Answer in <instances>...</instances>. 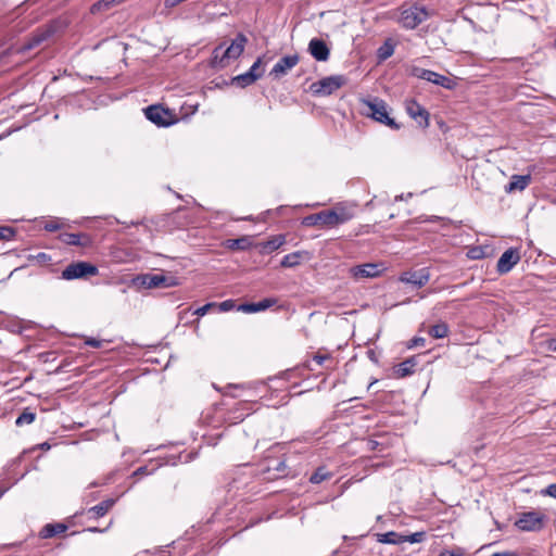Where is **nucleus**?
Returning a JSON list of instances; mask_svg holds the SVG:
<instances>
[{
	"label": "nucleus",
	"mask_w": 556,
	"mask_h": 556,
	"mask_svg": "<svg viewBox=\"0 0 556 556\" xmlns=\"http://www.w3.org/2000/svg\"><path fill=\"white\" fill-rule=\"evenodd\" d=\"M354 216L355 205L338 203L330 210H324L305 216L302 219V225L306 227L334 228L353 219Z\"/></svg>",
	"instance_id": "nucleus-1"
},
{
	"label": "nucleus",
	"mask_w": 556,
	"mask_h": 556,
	"mask_svg": "<svg viewBox=\"0 0 556 556\" xmlns=\"http://www.w3.org/2000/svg\"><path fill=\"white\" fill-rule=\"evenodd\" d=\"M290 472V468L287 466L285 457L267 456L258 466V475L266 481H274L288 477Z\"/></svg>",
	"instance_id": "nucleus-2"
},
{
	"label": "nucleus",
	"mask_w": 556,
	"mask_h": 556,
	"mask_svg": "<svg viewBox=\"0 0 556 556\" xmlns=\"http://www.w3.org/2000/svg\"><path fill=\"white\" fill-rule=\"evenodd\" d=\"M363 103L366 106V111L364 112L366 116L371 117L376 122H379L383 125H387L391 129H400V125L394 121V118L390 117L388 105L383 100L374 98L364 100Z\"/></svg>",
	"instance_id": "nucleus-3"
},
{
	"label": "nucleus",
	"mask_w": 556,
	"mask_h": 556,
	"mask_svg": "<svg viewBox=\"0 0 556 556\" xmlns=\"http://www.w3.org/2000/svg\"><path fill=\"white\" fill-rule=\"evenodd\" d=\"M429 17V12L424 5L417 3L401 9V16L397 22L405 29H415Z\"/></svg>",
	"instance_id": "nucleus-4"
},
{
	"label": "nucleus",
	"mask_w": 556,
	"mask_h": 556,
	"mask_svg": "<svg viewBox=\"0 0 556 556\" xmlns=\"http://www.w3.org/2000/svg\"><path fill=\"white\" fill-rule=\"evenodd\" d=\"M98 267L88 262H73L67 265L62 271V279L64 280H74V279H83L90 276L98 275Z\"/></svg>",
	"instance_id": "nucleus-5"
},
{
	"label": "nucleus",
	"mask_w": 556,
	"mask_h": 556,
	"mask_svg": "<svg viewBox=\"0 0 556 556\" xmlns=\"http://www.w3.org/2000/svg\"><path fill=\"white\" fill-rule=\"evenodd\" d=\"M377 542L383 544L401 545L403 543H420L426 539L425 531H418L409 535H404L394 531L376 534Z\"/></svg>",
	"instance_id": "nucleus-6"
},
{
	"label": "nucleus",
	"mask_w": 556,
	"mask_h": 556,
	"mask_svg": "<svg viewBox=\"0 0 556 556\" xmlns=\"http://www.w3.org/2000/svg\"><path fill=\"white\" fill-rule=\"evenodd\" d=\"M345 83V77L342 75H333L325 77L311 85V90L317 96H330L336 90L341 88Z\"/></svg>",
	"instance_id": "nucleus-7"
},
{
	"label": "nucleus",
	"mask_w": 556,
	"mask_h": 556,
	"mask_svg": "<svg viewBox=\"0 0 556 556\" xmlns=\"http://www.w3.org/2000/svg\"><path fill=\"white\" fill-rule=\"evenodd\" d=\"M139 279L147 289L170 288L179 285L177 277L165 274H146L139 277Z\"/></svg>",
	"instance_id": "nucleus-8"
},
{
	"label": "nucleus",
	"mask_w": 556,
	"mask_h": 556,
	"mask_svg": "<svg viewBox=\"0 0 556 556\" xmlns=\"http://www.w3.org/2000/svg\"><path fill=\"white\" fill-rule=\"evenodd\" d=\"M545 516L539 511L522 513L515 521V526L521 531H540L544 527Z\"/></svg>",
	"instance_id": "nucleus-9"
},
{
	"label": "nucleus",
	"mask_w": 556,
	"mask_h": 556,
	"mask_svg": "<svg viewBox=\"0 0 556 556\" xmlns=\"http://www.w3.org/2000/svg\"><path fill=\"white\" fill-rule=\"evenodd\" d=\"M520 261L519 250L516 248L507 249L498 258L496 270L500 275L509 273Z\"/></svg>",
	"instance_id": "nucleus-10"
},
{
	"label": "nucleus",
	"mask_w": 556,
	"mask_h": 556,
	"mask_svg": "<svg viewBox=\"0 0 556 556\" xmlns=\"http://www.w3.org/2000/svg\"><path fill=\"white\" fill-rule=\"evenodd\" d=\"M299 55L292 54V55H286L281 58L271 68L269 75L274 79H280L285 75L288 74L290 70H292L298 63H299Z\"/></svg>",
	"instance_id": "nucleus-11"
},
{
	"label": "nucleus",
	"mask_w": 556,
	"mask_h": 556,
	"mask_svg": "<svg viewBox=\"0 0 556 556\" xmlns=\"http://www.w3.org/2000/svg\"><path fill=\"white\" fill-rule=\"evenodd\" d=\"M406 112L421 128L429 126V112L415 100L407 101Z\"/></svg>",
	"instance_id": "nucleus-12"
},
{
	"label": "nucleus",
	"mask_w": 556,
	"mask_h": 556,
	"mask_svg": "<svg viewBox=\"0 0 556 556\" xmlns=\"http://www.w3.org/2000/svg\"><path fill=\"white\" fill-rule=\"evenodd\" d=\"M430 274L428 268H421L413 271H405L400 276V281L421 288L428 283Z\"/></svg>",
	"instance_id": "nucleus-13"
},
{
	"label": "nucleus",
	"mask_w": 556,
	"mask_h": 556,
	"mask_svg": "<svg viewBox=\"0 0 556 556\" xmlns=\"http://www.w3.org/2000/svg\"><path fill=\"white\" fill-rule=\"evenodd\" d=\"M146 117L157 126H168L172 122L167 118L168 110L161 105H150L144 110Z\"/></svg>",
	"instance_id": "nucleus-14"
},
{
	"label": "nucleus",
	"mask_w": 556,
	"mask_h": 556,
	"mask_svg": "<svg viewBox=\"0 0 556 556\" xmlns=\"http://www.w3.org/2000/svg\"><path fill=\"white\" fill-rule=\"evenodd\" d=\"M381 265L377 263H366L354 266L350 269L351 275L355 279L375 278L378 277L381 274Z\"/></svg>",
	"instance_id": "nucleus-15"
},
{
	"label": "nucleus",
	"mask_w": 556,
	"mask_h": 556,
	"mask_svg": "<svg viewBox=\"0 0 556 556\" xmlns=\"http://www.w3.org/2000/svg\"><path fill=\"white\" fill-rule=\"evenodd\" d=\"M308 52L311 55L319 62H325L329 59L330 50L327 43L319 38L311 39L308 43Z\"/></svg>",
	"instance_id": "nucleus-16"
},
{
	"label": "nucleus",
	"mask_w": 556,
	"mask_h": 556,
	"mask_svg": "<svg viewBox=\"0 0 556 556\" xmlns=\"http://www.w3.org/2000/svg\"><path fill=\"white\" fill-rule=\"evenodd\" d=\"M247 41L248 39L243 34H238L231 45L224 49V56H226L228 63L242 54Z\"/></svg>",
	"instance_id": "nucleus-17"
},
{
	"label": "nucleus",
	"mask_w": 556,
	"mask_h": 556,
	"mask_svg": "<svg viewBox=\"0 0 556 556\" xmlns=\"http://www.w3.org/2000/svg\"><path fill=\"white\" fill-rule=\"evenodd\" d=\"M531 182L530 175H513L509 184L505 187L506 192L522 191Z\"/></svg>",
	"instance_id": "nucleus-18"
},
{
	"label": "nucleus",
	"mask_w": 556,
	"mask_h": 556,
	"mask_svg": "<svg viewBox=\"0 0 556 556\" xmlns=\"http://www.w3.org/2000/svg\"><path fill=\"white\" fill-rule=\"evenodd\" d=\"M224 247L232 251H245L252 247V240L250 236H242L237 239H227L224 242Z\"/></svg>",
	"instance_id": "nucleus-19"
},
{
	"label": "nucleus",
	"mask_w": 556,
	"mask_h": 556,
	"mask_svg": "<svg viewBox=\"0 0 556 556\" xmlns=\"http://www.w3.org/2000/svg\"><path fill=\"white\" fill-rule=\"evenodd\" d=\"M417 365L416 358L409 357L404 362L400 363L394 367V375L396 378H405L414 374L415 367Z\"/></svg>",
	"instance_id": "nucleus-20"
},
{
	"label": "nucleus",
	"mask_w": 556,
	"mask_h": 556,
	"mask_svg": "<svg viewBox=\"0 0 556 556\" xmlns=\"http://www.w3.org/2000/svg\"><path fill=\"white\" fill-rule=\"evenodd\" d=\"M114 504L115 500L113 498L102 501L98 505L90 507L87 511V515L89 516V518L93 519L103 517L114 506Z\"/></svg>",
	"instance_id": "nucleus-21"
},
{
	"label": "nucleus",
	"mask_w": 556,
	"mask_h": 556,
	"mask_svg": "<svg viewBox=\"0 0 556 556\" xmlns=\"http://www.w3.org/2000/svg\"><path fill=\"white\" fill-rule=\"evenodd\" d=\"M426 81L432 83L437 86H441L445 89H453L455 86V83L450 77L433 71H429L426 77Z\"/></svg>",
	"instance_id": "nucleus-22"
},
{
	"label": "nucleus",
	"mask_w": 556,
	"mask_h": 556,
	"mask_svg": "<svg viewBox=\"0 0 556 556\" xmlns=\"http://www.w3.org/2000/svg\"><path fill=\"white\" fill-rule=\"evenodd\" d=\"M51 35L50 30H40L36 31L29 37L27 42L23 46L24 51H29L36 47H38L40 43H42L45 40H47Z\"/></svg>",
	"instance_id": "nucleus-23"
},
{
	"label": "nucleus",
	"mask_w": 556,
	"mask_h": 556,
	"mask_svg": "<svg viewBox=\"0 0 556 556\" xmlns=\"http://www.w3.org/2000/svg\"><path fill=\"white\" fill-rule=\"evenodd\" d=\"M62 242L68 244V245H85L88 241V236L85 233H72V232H64L60 236Z\"/></svg>",
	"instance_id": "nucleus-24"
},
{
	"label": "nucleus",
	"mask_w": 556,
	"mask_h": 556,
	"mask_svg": "<svg viewBox=\"0 0 556 556\" xmlns=\"http://www.w3.org/2000/svg\"><path fill=\"white\" fill-rule=\"evenodd\" d=\"M67 530V526L64 523H48L46 525L41 531L40 535L43 539L53 538L58 534H61Z\"/></svg>",
	"instance_id": "nucleus-25"
},
{
	"label": "nucleus",
	"mask_w": 556,
	"mask_h": 556,
	"mask_svg": "<svg viewBox=\"0 0 556 556\" xmlns=\"http://www.w3.org/2000/svg\"><path fill=\"white\" fill-rule=\"evenodd\" d=\"M286 242V238L282 235L273 237L271 239L261 243V251L263 253H270L279 249Z\"/></svg>",
	"instance_id": "nucleus-26"
},
{
	"label": "nucleus",
	"mask_w": 556,
	"mask_h": 556,
	"mask_svg": "<svg viewBox=\"0 0 556 556\" xmlns=\"http://www.w3.org/2000/svg\"><path fill=\"white\" fill-rule=\"evenodd\" d=\"M395 50V43L392 39H387L377 50V58L380 62L391 58Z\"/></svg>",
	"instance_id": "nucleus-27"
},
{
	"label": "nucleus",
	"mask_w": 556,
	"mask_h": 556,
	"mask_svg": "<svg viewBox=\"0 0 556 556\" xmlns=\"http://www.w3.org/2000/svg\"><path fill=\"white\" fill-rule=\"evenodd\" d=\"M212 67L217 68H224L228 66V62L226 56H224V46L219 45L217 46L212 53V60H211Z\"/></svg>",
	"instance_id": "nucleus-28"
},
{
	"label": "nucleus",
	"mask_w": 556,
	"mask_h": 556,
	"mask_svg": "<svg viewBox=\"0 0 556 556\" xmlns=\"http://www.w3.org/2000/svg\"><path fill=\"white\" fill-rule=\"evenodd\" d=\"M257 80V75L250 74L249 72H245L243 74H240L232 78V84L245 88L248 86H251Z\"/></svg>",
	"instance_id": "nucleus-29"
},
{
	"label": "nucleus",
	"mask_w": 556,
	"mask_h": 556,
	"mask_svg": "<svg viewBox=\"0 0 556 556\" xmlns=\"http://www.w3.org/2000/svg\"><path fill=\"white\" fill-rule=\"evenodd\" d=\"M428 333L434 339H443L448 334V326L446 323L441 321L431 326L428 330Z\"/></svg>",
	"instance_id": "nucleus-30"
},
{
	"label": "nucleus",
	"mask_w": 556,
	"mask_h": 556,
	"mask_svg": "<svg viewBox=\"0 0 556 556\" xmlns=\"http://www.w3.org/2000/svg\"><path fill=\"white\" fill-rule=\"evenodd\" d=\"M300 258H301V253L293 252V253L285 255L283 258L281 260L280 264L282 267L291 268V267L299 265Z\"/></svg>",
	"instance_id": "nucleus-31"
},
{
	"label": "nucleus",
	"mask_w": 556,
	"mask_h": 556,
	"mask_svg": "<svg viewBox=\"0 0 556 556\" xmlns=\"http://www.w3.org/2000/svg\"><path fill=\"white\" fill-rule=\"evenodd\" d=\"M36 414L26 409L16 418L15 425L18 427L29 425L34 422Z\"/></svg>",
	"instance_id": "nucleus-32"
},
{
	"label": "nucleus",
	"mask_w": 556,
	"mask_h": 556,
	"mask_svg": "<svg viewBox=\"0 0 556 556\" xmlns=\"http://www.w3.org/2000/svg\"><path fill=\"white\" fill-rule=\"evenodd\" d=\"M467 256L471 260H481L485 256V248L481 245L471 247L467 252Z\"/></svg>",
	"instance_id": "nucleus-33"
},
{
	"label": "nucleus",
	"mask_w": 556,
	"mask_h": 556,
	"mask_svg": "<svg viewBox=\"0 0 556 556\" xmlns=\"http://www.w3.org/2000/svg\"><path fill=\"white\" fill-rule=\"evenodd\" d=\"M248 72L257 75V79H260L264 74L263 58L258 56Z\"/></svg>",
	"instance_id": "nucleus-34"
},
{
	"label": "nucleus",
	"mask_w": 556,
	"mask_h": 556,
	"mask_svg": "<svg viewBox=\"0 0 556 556\" xmlns=\"http://www.w3.org/2000/svg\"><path fill=\"white\" fill-rule=\"evenodd\" d=\"M329 478V473L324 468H318L309 478L314 484H318Z\"/></svg>",
	"instance_id": "nucleus-35"
},
{
	"label": "nucleus",
	"mask_w": 556,
	"mask_h": 556,
	"mask_svg": "<svg viewBox=\"0 0 556 556\" xmlns=\"http://www.w3.org/2000/svg\"><path fill=\"white\" fill-rule=\"evenodd\" d=\"M276 303H277V299H275V298L263 299L262 301L255 303L256 312L265 311V309L271 307L273 305H275Z\"/></svg>",
	"instance_id": "nucleus-36"
},
{
	"label": "nucleus",
	"mask_w": 556,
	"mask_h": 556,
	"mask_svg": "<svg viewBox=\"0 0 556 556\" xmlns=\"http://www.w3.org/2000/svg\"><path fill=\"white\" fill-rule=\"evenodd\" d=\"M14 236V228L9 226H0V240H11Z\"/></svg>",
	"instance_id": "nucleus-37"
},
{
	"label": "nucleus",
	"mask_w": 556,
	"mask_h": 556,
	"mask_svg": "<svg viewBox=\"0 0 556 556\" xmlns=\"http://www.w3.org/2000/svg\"><path fill=\"white\" fill-rule=\"evenodd\" d=\"M429 71L430 70H426V68L418 67V66H413L410 68V75L416 78L426 80V77H427V74L429 73Z\"/></svg>",
	"instance_id": "nucleus-38"
},
{
	"label": "nucleus",
	"mask_w": 556,
	"mask_h": 556,
	"mask_svg": "<svg viewBox=\"0 0 556 556\" xmlns=\"http://www.w3.org/2000/svg\"><path fill=\"white\" fill-rule=\"evenodd\" d=\"M312 361L319 366H324L326 362L331 361V355L329 353L321 354L318 352L313 356Z\"/></svg>",
	"instance_id": "nucleus-39"
},
{
	"label": "nucleus",
	"mask_w": 556,
	"mask_h": 556,
	"mask_svg": "<svg viewBox=\"0 0 556 556\" xmlns=\"http://www.w3.org/2000/svg\"><path fill=\"white\" fill-rule=\"evenodd\" d=\"M543 496H551L556 498V483H552L540 491Z\"/></svg>",
	"instance_id": "nucleus-40"
},
{
	"label": "nucleus",
	"mask_w": 556,
	"mask_h": 556,
	"mask_svg": "<svg viewBox=\"0 0 556 556\" xmlns=\"http://www.w3.org/2000/svg\"><path fill=\"white\" fill-rule=\"evenodd\" d=\"M235 306H236L235 301L226 300L218 304V309L220 312H229V311L233 309Z\"/></svg>",
	"instance_id": "nucleus-41"
},
{
	"label": "nucleus",
	"mask_w": 556,
	"mask_h": 556,
	"mask_svg": "<svg viewBox=\"0 0 556 556\" xmlns=\"http://www.w3.org/2000/svg\"><path fill=\"white\" fill-rule=\"evenodd\" d=\"M238 311L243 313H256V306L255 303H244L239 305Z\"/></svg>",
	"instance_id": "nucleus-42"
},
{
	"label": "nucleus",
	"mask_w": 556,
	"mask_h": 556,
	"mask_svg": "<svg viewBox=\"0 0 556 556\" xmlns=\"http://www.w3.org/2000/svg\"><path fill=\"white\" fill-rule=\"evenodd\" d=\"M215 303H207L194 311V314L198 316H204L212 307H215Z\"/></svg>",
	"instance_id": "nucleus-43"
},
{
	"label": "nucleus",
	"mask_w": 556,
	"mask_h": 556,
	"mask_svg": "<svg viewBox=\"0 0 556 556\" xmlns=\"http://www.w3.org/2000/svg\"><path fill=\"white\" fill-rule=\"evenodd\" d=\"M60 228H61V225H60V223H59V220H58V219L50 220L49 223H47V224L45 225V229H46L47 231H50V232L56 231V230H59Z\"/></svg>",
	"instance_id": "nucleus-44"
},
{
	"label": "nucleus",
	"mask_w": 556,
	"mask_h": 556,
	"mask_svg": "<svg viewBox=\"0 0 556 556\" xmlns=\"http://www.w3.org/2000/svg\"><path fill=\"white\" fill-rule=\"evenodd\" d=\"M88 346L99 349L103 346L104 341L96 338H88L85 342Z\"/></svg>",
	"instance_id": "nucleus-45"
},
{
	"label": "nucleus",
	"mask_w": 556,
	"mask_h": 556,
	"mask_svg": "<svg viewBox=\"0 0 556 556\" xmlns=\"http://www.w3.org/2000/svg\"><path fill=\"white\" fill-rule=\"evenodd\" d=\"M426 344V339L422 338V337H415L410 340L409 344H408V348L412 349V348H415V346H425Z\"/></svg>",
	"instance_id": "nucleus-46"
},
{
	"label": "nucleus",
	"mask_w": 556,
	"mask_h": 556,
	"mask_svg": "<svg viewBox=\"0 0 556 556\" xmlns=\"http://www.w3.org/2000/svg\"><path fill=\"white\" fill-rule=\"evenodd\" d=\"M544 344L547 351L556 352V338L546 340Z\"/></svg>",
	"instance_id": "nucleus-47"
},
{
	"label": "nucleus",
	"mask_w": 556,
	"mask_h": 556,
	"mask_svg": "<svg viewBox=\"0 0 556 556\" xmlns=\"http://www.w3.org/2000/svg\"><path fill=\"white\" fill-rule=\"evenodd\" d=\"M441 556H464L460 552H444L441 554Z\"/></svg>",
	"instance_id": "nucleus-48"
},
{
	"label": "nucleus",
	"mask_w": 556,
	"mask_h": 556,
	"mask_svg": "<svg viewBox=\"0 0 556 556\" xmlns=\"http://www.w3.org/2000/svg\"><path fill=\"white\" fill-rule=\"evenodd\" d=\"M147 473V467L146 466H142V467H139L135 472L134 475H144Z\"/></svg>",
	"instance_id": "nucleus-49"
},
{
	"label": "nucleus",
	"mask_w": 556,
	"mask_h": 556,
	"mask_svg": "<svg viewBox=\"0 0 556 556\" xmlns=\"http://www.w3.org/2000/svg\"><path fill=\"white\" fill-rule=\"evenodd\" d=\"M305 368H307L308 370H314L315 368L311 365V362H306L304 364Z\"/></svg>",
	"instance_id": "nucleus-50"
},
{
	"label": "nucleus",
	"mask_w": 556,
	"mask_h": 556,
	"mask_svg": "<svg viewBox=\"0 0 556 556\" xmlns=\"http://www.w3.org/2000/svg\"><path fill=\"white\" fill-rule=\"evenodd\" d=\"M40 446H41V448H43V450H49V448H50V445H49V443H47V442L42 443Z\"/></svg>",
	"instance_id": "nucleus-51"
},
{
	"label": "nucleus",
	"mask_w": 556,
	"mask_h": 556,
	"mask_svg": "<svg viewBox=\"0 0 556 556\" xmlns=\"http://www.w3.org/2000/svg\"><path fill=\"white\" fill-rule=\"evenodd\" d=\"M88 531L90 532H100L101 530L98 528H89Z\"/></svg>",
	"instance_id": "nucleus-52"
},
{
	"label": "nucleus",
	"mask_w": 556,
	"mask_h": 556,
	"mask_svg": "<svg viewBox=\"0 0 556 556\" xmlns=\"http://www.w3.org/2000/svg\"><path fill=\"white\" fill-rule=\"evenodd\" d=\"M46 257H47V255L45 253H39L38 254V258H46Z\"/></svg>",
	"instance_id": "nucleus-53"
},
{
	"label": "nucleus",
	"mask_w": 556,
	"mask_h": 556,
	"mask_svg": "<svg viewBox=\"0 0 556 556\" xmlns=\"http://www.w3.org/2000/svg\"><path fill=\"white\" fill-rule=\"evenodd\" d=\"M368 354H369L370 358L374 357V352L372 351H370Z\"/></svg>",
	"instance_id": "nucleus-54"
},
{
	"label": "nucleus",
	"mask_w": 556,
	"mask_h": 556,
	"mask_svg": "<svg viewBox=\"0 0 556 556\" xmlns=\"http://www.w3.org/2000/svg\"><path fill=\"white\" fill-rule=\"evenodd\" d=\"M555 47H556V40H555Z\"/></svg>",
	"instance_id": "nucleus-55"
}]
</instances>
